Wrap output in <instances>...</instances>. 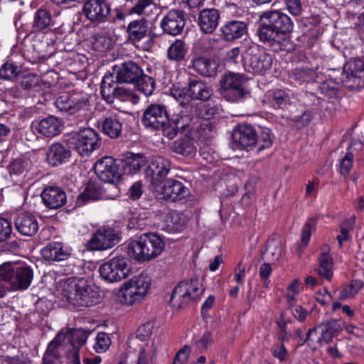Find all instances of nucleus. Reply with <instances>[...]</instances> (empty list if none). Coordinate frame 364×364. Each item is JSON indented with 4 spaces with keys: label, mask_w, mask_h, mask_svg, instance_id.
Segmentation results:
<instances>
[{
    "label": "nucleus",
    "mask_w": 364,
    "mask_h": 364,
    "mask_svg": "<svg viewBox=\"0 0 364 364\" xmlns=\"http://www.w3.org/2000/svg\"><path fill=\"white\" fill-rule=\"evenodd\" d=\"M56 296L77 307H90L99 304V290L82 277H69L58 283Z\"/></svg>",
    "instance_id": "1"
},
{
    "label": "nucleus",
    "mask_w": 364,
    "mask_h": 364,
    "mask_svg": "<svg viewBox=\"0 0 364 364\" xmlns=\"http://www.w3.org/2000/svg\"><path fill=\"white\" fill-rule=\"evenodd\" d=\"M294 23L286 14L277 10L267 11L260 16L258 36L269 46L281 43L282 36L293 31Z\"/></svg>",
    "instance_id": "2"
},
{
    "label": "nucleus",
    "mask_w": 364,
    "mask_h": 364,
    "mask_svg": "<svg viewBox=\"0 0 364 364\" xmlns=\"http://www.w3.org/2000/svg\"><path fill=\"white\" fill-rule=\"evenodd\" d=\"M164 247L165 243L159 236L156 234H144L129 242L127 253L135 261L141 262L157 257Z\"/></svg>",
    "instance_id": "3"
},
{
    "label": "nucleus",
    "mask_w": 364,
    "mask_h": 364,
    "mask_svg": "<svg viewBox=\"0 0 364 364\" xmlns=\"http://www.w3.org/2000/svg\"><path fill=\"white\" fill-rule=\"evenodd\" d=\"M151 289V279L144 274H140L124 282L119 288L117 298L119 303L132 306L141 302Z\"/></svg>",
    "instance_id": "4"
},
{
    "label": "nucleus",
    "mask_w": 364,
    "mask_h": 364,
    "mask_svg": "<svg viewBox=\"0 0 364 364\" xmlns=\"http://www.w3.org/2000/svg\"><path fill=\"white\" fill-rule=\"evenodd\" d=\"M0 277L8 280L14 289L25 290L33 280V272L25 264L9 262L0 265Z\"/></svg>",
    "instance_id": "5"
},
{
    "label": "nucleus",
    "mask_w": 364,
    "mask_h": 364,
    "mask_svg": "<svg viewBox=\"0 0 364 364\" xmlns=\"http://www.w3.org/2000/svg\"><path fill=\"white\" fill-rule=\"evenodd\" d=\"M204 288L197 279L183 280L174 288L170 304L176 309H180L191 301H197L203 294Z\"/></svg>",
    "instance_id": "6"
},
{
    "label": "nucleus",
    "mask_w": 364,
    "mask_h": 364,
    "mask_svg": "<svg viewBox=\"0 0 364 364\" xmlns=\"http://www.w3.org/2000/svg\"><path fill=\"white\" fill-rule=\"evenodd\" d=\"M101 277L109 283L119 282L131 273L128 259L123 256L114 257L100 266Z\"/></svg>",
    "instance_id": "7"
},
{
    "label": "nucleus",
    "mask_w": 364,
    "mask_h": 364,
    "mask_svg": "<svg viewBox=\"0 0 364 364\" xmlns=\"http://www.w3.org/2000/svg\"><path fill=\"white\" fill-rule=\"evenodd\" d=\"M247 79L243 74L230 72L224 74L220 79V90L223 97L230 102L242 99L247 92L245 85Z\"/></svg>",
    "instance_id": "8"
},
{
    "label": "nucleus",
    "mask_w": 364,
    "mask_h": 364,
    "mask_svg": "<svg viewBox=\"0 0 364 364\" xmlns=\"http://www.w3.org/2000/svg\"><path fill=\"white\" fill-rule=\"evenodd\" d=\"M73 140L75 150L82 156H89L101 144L98 133L89 127L80 129Z\"/></svg>",
    "instance_id": "9"
},
{
    "label": "nucleus",
    "mask_w": 364,
    "mask_h": 364,
    "mask_svg": "<svg viewBox=\"0 0 364 364\" xmlns=\"http://www.w3.org/2000/svg\"><path fill=\"white\" fill-rule=\"evenodd\" d=\"M364 75V62L359 58L349 60L343 66L338 82L353 90L362 86V77Z\"/></svg>",
    "instance_id": "10"
},
{
    "label": "nucleus",
    "mask_w": 364,
    "mask_h": 364,
    "mask_svg": "<svg viewBox=\"0 0 364 364\" xmlns=\"http://www.w3.org/2000/svg\"><path fill=\"white\" fill-rule=\"evenodd\" d=\"M120 241L119 233L112 228L98 229L89 241V247L93 250H105L112 247Z\"/></svg>",
    "instance_id": "11"
},
{
    "label": "nucleus",
    "mask_w": 364,
    "mask_h": 364,
    "mask_svg": "<svg viewBox=\"0 0 364 364\" xmlns=\"http://www.w3.org/2000/svg\"><path fill=\"white\" fill-rule=\"evenodd\" d=\"M95 171L97 177L109 184L117 183L121 178L116 161L111 156H104L97 161Z\"/></svg>",
    "instance_id": "12"
},
{
    "label": "nucleus",
    "mask_w": 364,
    "mask_h": 364,
    "mask_svg": "<svg viewBox=\"0 0 364 364\" xmlns=\"http://www.w3.org/2000/svg\"><path fill=\"white\" fill-rule=\"evenodd\" d=\"M272 64L271 55L259 49H253L245 60V68L249 73L255 75H264L270 70Z\"/></svg>",
    "instance_id": "13"
},
{
    "label": "nucleus",
    "mask_w": 364,
    "mask_h": 364,
    "mask_svg": "<svg viewBox=\"0 0 364 364\" xmlns=\"http://www.w3.org/2000/svg\"><path fill=\"white\" fill-rule=\"evenodd\" d=\"M82 11L90 21L100 23L107 20L111 9L105 0H85Z\"/></svg>",
    "instance_id": "14"
},
{
    "label": "nucleus",
    "mask_w": 364,
    "mask_h": 364,
    "mask_svg": "<svg viewBox=\"0 0 364 364\" xmlns=\"http://www.w3.org/2000/svg\"><path fill=\"white\" fill-rule=\"evenodd\" d=\"M88 98L82 93L64 92L55 100V105L60 111L74 114L88 105Z\"/></svg>",
    "instance_id": "15"
},
{
    "label": "nucleus",
    "mask_w": 364,
    "mask_h": 364,
    "mask_svg": "<svg viewBox=\"0 0 364 364\" xmlns=\"http://www.w3.org/2000/svg\"><path fill=\"white\" fill-rule=\"evenodd\" d=\"M167 119V112L164 105L151 104L144 112L142 122L148 128L164 131Z\"/></svg>",
    "instance_id": "16"
},
{
    "label": "nucleus",
    "mask_w": 364,
    "mask_h": 364,
    "mask_svg": "<svg viewBox=\"0 0 364 364\" xmlns=\"http://www.w3.org/2000/svg\"><path fill=\"white\" fill-rule=\"evenodd\" d=\"M170 166V162L164 157H154L146 169V177L153 185L156 186L167 176Z\"/></svg>",
    "instance_id": "17"
},
{
    "label": "nucleus",
    "mask_w": 364,
    "mask_h": 364,
    "mask_svg": "<svg viewBox=\"0 0 364 364\" xmlns=\"http://www.w3.org/2000/svg\"><path fill=\"white\" fill-rule=\"evenodd\" d=\"M232 140L240 148L252 149L257 142V133L250 124H240L233 131Z\"/></svg>",
    "instance_id": "18"
},
{
    "label": "nucleus",
    "mask_w": 364,
    "mask_h": 364,
    "mask_svg": "<svg viewBox=\"0 0 364 364\" xmlns=\"http://www.w3.org/2000/svg\"><path fill=\"white\" fill-rule=\"evenodd\" d=\"M185 26L183 13L178 10H171L163 18L161 21V28L168 35L176 36L180 34Z\"/></svg>",
    "instance_id": "19"
},
{
    "label": "nucleus",
    "mask_w": 364,
    "mask_h": 364,
    "mask_svg": "<svg viewBox=\"0 0 364 364\" xmlns=\"http://www.w3.org/2000/svg\"><path fill=\"white\" fill-rule=\"evenodd\" d=\"M166 122L164 133L169 139H173L190 125L192 118L190 115L181 112L173 114Z\"/></svg>",
    "instance_id": "20"
},
{
    "label": "nucleus",
    "mask_w": 364,
    "mask_h": 364,
    "mask_svg": "<svg viewBox=\"0 0 364 364\" xmlns=\"http://www.w3.org/2000/svg\"><path fill=\"white\" fill-rule=\"evenodd\" d=\"M119 83H134L142 75V69L134 62L127 61L115 68Z\"/></svg>",
    "instance_id": "21"
},
{
    "label": "nucleus",
    "mask_w": 364,
    "mask_h": 364,
    "mask_svg": "<svg viewBox=\"0 0 364 364\" xmlns=\"http://www.w3.org/2000/svg\"><path fill=\"white\" fill-rule=\"evenodd\" d=\"M163 198L171 201L181 200L189 196L190 191L181 181L169 179L160 191Z\"/></svg>",
    "instance_id": "22"
},
{
    "label": "nucleus",
    "mask_w": 364,
    "mask_h": 364,
    "mask_svg": "<svg viewBox=\"0 0 364 364\" xmlns=\"http://www.w3.org/2000/svg\"><path fill=\"white\" fill-rule=\"evenodd\" d=\"M41 196L44 205L50 209L60 208L67 201L65 192L58 186L46 187Z\"/></svg>",
    "instance_id": "23"
},
{
    "label": "nucleus",
    "mask_w": 364,
    "mask_h": 364,
    "mask_svg": "<svg viewBox=\"0 0 364 364\" xmlns=\"http://www.w3.org/2000/svg\"><path fill=\"white\" fill-rule=\"evenodd\" d=\"M71 152L60 143H54L47 149L46 161L49 165L55 167L69 161Z\"/></svg>",
    "instance_id": "24"
},
{
    "label": "nucleus",
    "mask_w": 364,
    "mask_h": 364,
    "mask_svg": "<svg viewBox=\"0 0 364 364\" xmlns=\"http://www.w3.org/2000/svg\"><path fill=\"white\" fill-rule=\"evenodd\" d=\"M70 254V250L60 242H50L41 250L43 257L51 262L64 261Z\"/></svg>",
    "instance_id": "25"
},
{
    "label": "nucleus",
    "mask_w": 364,
    "mask_h": 364,
    "mask_svg": "<svg viewBox=\"0 0 364 364\" xmlns=\"http://www.w3.org/2000/svg\"><path fill=\"white\" fill-rule=\"evenodd\" d=\"M263 102L275 109H285L291 105V97L287 90L273 89L266 93Z\"/></svg>",
    "instance_id": "26"
},
{
    "label": "nucleus",
    "mask_w": 364,
    "mask_h": 364,
    "mask_svg": "<svg viewBox=\"0 0 364 364\" xmlns=\"http://www.w3.org/2000/svg\"><path fill=\"white\" fill-rule=\"evenodd\" d=\"M17 230L23 235L33 236L38 230V223L35 216L31 213H23L16 220Z\"/></svg>",
    "instance_id": "27"
},
{
    "label": "nucleus",
    "mask_w": 364,
    "mask_h": 364,
    "mask_svg": "<svg viewBox=\"0 0 364 364\" xmlns=\"http://www.w3.org/2000/svg\"><path fill=\"white\" fill-rule=\"evenodd\" d=\"M220 15L215 9H203L200 11L198 24L201 31L205 33H213L218 25Z\"/></svg>",
    "instance_id": "28"
},
{
    "label": "nucleus",
    "mask_w": 364,
    "mask_h": 364,
    "mask_svg": "<svg viewBox=\"0 0 364 364\" xmlns=\"http://www.w3.org/2000/svg\"><path fill=\"white\" fill-rule=\"evenodd\" d=\"M62 125L58 118L49 116L41 119L36 126V129L46 137H53L60 133Z\"/></svg>",
    "instance_id": "29"
},
{
    "label": "nucleus",
    "mask_w": 364,
    "mask_h": 364,
    "mask_svg": "<svg viewBox=\"0 0 364 364\" xmlns=\"http://www.w3.org/2000/svg\"><path fill=\"white\" fill-rule=\"evenodd\" d=\"M224 40L232 41L241 38L247 32L246 23L243 21H231L220 28Z\"/></svg>",
    "instance_id": "30"
},
{
    "label": "nucleus",
    "mask_w": 364,
    "mask_h": 364,
    "mask_svg": "<svg viewBox=\"0 0 364 364\" xmlns=\"http://www.w3.org/2000/svg\"><path fill=\"white\" fill-rule=\"evenodd\" d=\"M192 67L198 74L205 77H212L217 73L218 63L214 60L198 58L192 61Z\"/></svg>",
    "instance_id": "31"
},
{
    "label": "nucleus",
    "mask_w": 364,
    "mask_h": 364,
    "mask_svg": "<svg viewBox=\"0 0 364 364\" xmlns=\"http://www.w3.org/2000/svg\"><path fill=\"white\" fill-rule=\"evenodd\" d=\"M50 13L45 9H38L34 14L32 23L33 28L36 31H43L54 26Z\"/></svg>",
    "instance_id": "32"
},
{
    "label": "nucleus",
    "mask_w": 364,
    "mask_h": 364,
    "mask_svg": "<svg viewBox=\"0 0 364 364\" xmlns=\"http://www.w3.org/2000/svg\"><path fill=\"white\" fill-rule=\"evenodd\" d=\"M317 331H319L321 333V336L317 338V341L319 344L323 345L324 343H328L331 341L333 333L331 323H327L309 330L306 341L307 342L313 343L315 337H316Z\"/></svg>",
    "instance_id": "33"
},
{
    "label": "nucleus",
    "mask_w": 364,
    "mask_h": 364,
    "mask_svg": "<svg viewBox=\"0 0 364 364\" xmlns=\"http://www.w3.org/2000/svg\"><path fill=\"white\" fill-rule=\"evenodd\" d=\"M149 26L145 19L135 20L127 26L129 39L133 42H139L147 34Z\"/></svg>",
    "instance_id": "34"
},
{
    "label": "nucleus",
    "mask_w": 364,
    "mask_h": 364,
    "mask_svg": "<svg viewBox=\"0 0 364 364\" xmlns=\"http://www.w3.org/2000/svg\"><path fill=\"white\" fill-rule=\"evenodd\" d=\"M122 129V123L117 114L105 117L102 122V130L111 138L118 137Z\"/></svg>",
    "instance_id": "35"
},
{
    "label": "nucleus",
    "mask_w": 364,
    "mask_h": 364,
    "mask_svg": "<svg viewBox=\"0 0 364 364\" xmlns=\"http://www.w3.org/2000/svg\"><path fill=\"white\" fill-rule=\"evenodd\" d=\"M105 188L94 183H89L84 191L79 195L77 203L80 205H84L91 200H98L104 197L103 191Z\"/></svg>",
    "instance_id": "36"
},
{
    "label": "nucleus",
    "mask_w": 364,
    "mask_h": 364,
    "mask_svg": "<svg viewBox=\"0 0 364 364\" xmlns=\"http://www.w3.org/2000/svg\"><path fill=\"white\" fill-rule=\"evenodd\" d=\"M157 346L154 341L140 346L135 364H151L156 356Z\"/></svg>",
    "instance_id": "37"
},
{
    "label": "nucleus",
    "mask_w": 364,
    "mask_h": 364,
    "mask_svg": "<svg viewBox=\"0 0 364 364\" xmlns=\"http://www.w3.org/2000/svg\"><path fill=\"white\" fill-rule=\"evenodd\" d=\"M333 258L329 254V248L325 247L319 257L318 272L320 276L330 280L333 276Z\"/></svg>",
    "instance_id": "38"
},
{
    "label": "nucleus",
    "mask_w": 364,
    "mask_h": 364,
    "mask_svg": "<svg viewBox=\"0 0 364 364\" xmlns=\"http://www.w3.org/2000/svg\"><path fill=\"white\" fill-rule=\"evenodd\" d=\"M188 95L193 100H207L211 95V90L201 81L191 82Z\"/></svg>",
    "instance_id": "39"
},
{
    "label": "nucleus",
    "mask_w": 364,
    "mask_h": 364,
    "mask_svg": "<svg viewBox=\"0 0 364 364\" xmlns=\"http://www.w3.org/2000/svg\"><path fill=\"white\" fill-rule=\"evenodd\" d=\"M166 227L173 232H181L186 227V218L179 212L171 210L166 215Z\"/></svg>",
    "instance_id": "40"
},
{
    "label": "nucleus",
    "mask_w": 364,
    "mask_h": 364,
    "mask_svg": "<svg viewBox=\"0 0 364 364\" xmlns=\"http://www.w3.org/2000/svg\"><path fill=\"white\" fill-rule=\"evenodd\" d=\"M173 150L183 156H193L197 152V147L194 140L189 138H183L174 141Z\"/></svg>",
    "instance_id": "41"
},
{
    "label": "nucleus",
    "mask_w": 364,
    "mask_h": 364,
    "mask_svg": "<svg viewBox=\"0 0 364 364\" xmlns=\"http://www.w3.org/2000/svg\"><path fill=\"white\" fill-rule=\"evenodd\" d=\"M67 338L72 348V349L68 350L67 354L76 351L79 355L80 348L87 341V333L82 329H75L72 331V332L67 336Z\"/></svg>",
    "instance_id": "42"
},
{
    "label": "nucleus",
    "mask_w": 364,
    "mask_h": 364,
    "mask_svg": "<svg viewBox=\"0 0 364 364\" xmlns=\"http://www.w3.org/2000/svg\"><path fill=\"white\" fill-rule=\"evenodd\" d=\"M360 282L354 280L348 284L343 285L339 291L338 299L346 300L353 298L362 289Z\"/></svg>",
    "instance_id": "43"
},
{
    "label": "nucleus",
    "mask_w": 364,
    "mask_h": 364,
    "mask_svg": "<svg viewBox=\"0 0 364 364\" xmlns=\"http://www.w3.org/2000/svg\"><path fill=\"white\" fill-rule=\"evenodd\" d=\"M115 87L111 76H105L103 77L100 86V92L103 99L109 103H112L114 101Z\"/></svg>",
    "instance_id": "44"
},
{
    "label": "nucleus",
    "mask_w": 364,
    "mask_h": 364,
    "mask_svg": "<svg viewBox=\"0 0 364 364\" xmlns=\"http://www.w3.org/2000/svg\"><path fill=\"white\" fill-rule=\"evenodd\" d=\"M184 43L181 40H176L168 49V58L171 60L180 61L186 54Z\"/></svg>",
    "instance_id": "45"
},
{
    "label": "nucleus",
    "mask_w": 364,
    "mask_h": 364,
    "mask_svg": "<svg viewBox=\"0 0 364 364\" xmlns=\"http://www.w3.org/2000/svg\"><path fill=\"white\" fill-rule=\"evenodd\" d=\"M146 164V159L142 154H132L127 159L126 168L131 174L137 173Z\"/></svg>",
    "instance_id": "46"
},
{
    "label": "nucleus",
    "mask_w": 364,
    "mask_h": 364,
    "mask_svg": "<svg viewBox=\"0 0 364 364\" xmlns=\"http://www.w3.org/2000/svg\"><path fill=\"white\" fill-rule=\"evenodd\" d=\"M139 90L145 96H150L155 88V80L151 77L143 75L136 81Z\"/></svg>",
    "instance_id": "47"
},
{
    "label": "nucleus",
    "mask_w": 364,
    "mask_h": 364,
    "mask_svg": "<svg viewBox=\"0 0 364 364\" xmlns=\"http://www.w3.org/2000/svg\"><path fill=\"white\" fill-rule=\"evenodd\" d=\"M66 336L62 333H58L56 337L49 343L47 350L46 355H51L54 358H58L63 350L62 342L65 340Z\"/></svg>",
    "instance_id": "48"
},
{
    "label": "nucleus",
    "mask_w": 364,
    "mask_h": 364,
    "mask_svg": "<svg viewBox=\"0 0 364 364\" xmlns=\"http://www.w3.org/2000/svg\"><path fill=\"white\" fill-rule=\"evenodd\" d=\"M301 287L299 279H294L287 287L286 298L290 306H293L297 301V297L301 291Z\"/></svg>",
    "instance_id": "49"
},
{
    "label": "nucleus",
    "mask_w": 364,
    "mask_h": 364,
    "mask_svg": "<svg viewBox=\"0 0 364 364\" xmlns=\"http://www.w3.org/2000/svg\"><path fill=\"white\" fill-rule=\"evenodd\" d=\"M112 40L108 36L103 34H98L94 37L92 46L93 48L98 52H106L112 48Z\"/></svg>",
    "instance_id": "50"
},
{
    "label": "nucleus",
    "mask_w": 364,
    "mask_h": 364,
    "mask_svg": "<svg viewBox=\"0 0 364 364\" xmlns=\"http://www.w3.org/2000/svg\"><path fill=\"white\" fill-rule=\"evenodd\" d=\"M110 344L111 339L109 335L104 332H100L95 338V343L93 348L97 353H101L107 351Z\"/></svg>",
    "instance_id": "51"
},
{
    "label": "nucleus",
    "mask_w": 364,
    "mask_h": 364,
    "mask_svg": "<svg viewBox=\"0 0 364 364\" xmlns=\"http://www.w3.org/2000/svg\"><path fill=\"white\" fill-rule=\"evenodd\" d=\"M31 161L28 159H17L9 166V169L11 174L19 175L27 171L30 168Z\"/></svg>",
    "instance_id": "52"
},
{
    "label": "nucleus",
    "mask_w": 364,
    "mask_h": 364,
    "mask_svg": "<svg viewBox=\"0 0 364 364\" xmlns=\"http://www.w3.org/2000/svg\"><path fill=\"white\" fill-rule=\"evenodd\" d=\"M272 144V141L269 130H262L259 134H257V142L254 146L257 148L258 151L269 148Z\"/></svg>",
    "instance_id": "53"
},
{
    "label": "nucleus",
    "mask_w": 364,
    "mask_h": 364,
    "mask_svg": "<svg viewBox=\"0 0 364 364\" xmlns=\"http://www.w3.org/2000/svg\"><path fill=\"white\" fill-rule=\"evenodd\" d=\"M316 220L314 218L309 219L304 224L302 228L299 246L302 245L306 247L308 245L311 235V232H314L316 229Z\"/></svg>",
    "instance_id": "54"
},
{
    "label": "nucleus",
    "mask_w": 364,
    "mask_h": 364,
    "mask_svg": "<svg viewBox=\"0 0 364 364\" xmlns=\"http://www.w3.org/2000/svg\"><path fill=\"white\" fill-rule=\"evenodd\" d=\"M264 254L267 259L272 260L278 259L282 254V250L279 244L275 241L268 242Z\"/></svg>",
    "instance_id": "55"
},
{
    "label": "nucleus",
    "mask_w": 364,
    "mask_h": 364,
    "mask_svg": "<svg viewBox=\"0 0 364 364\" xmlns=\"http://www.w3.org/2000/svg\"><path fill=\"white\" fill-rule=\"evenodd\" d=\"M294 78L301 82H309L314 77V72L309 68H299L294 70Z\"/></svg>",
    "instance_id": "56"
},
{
    "label": "nucleus",
    "mask_w": 364,
    "mask_h": 364,
    "mask_svg": "<svg viewBox=\"0 0 364 364\" xmlns=\"http://www.w3.org/2000/svg\"><path fill=\"white\" fill-rule=\"evenodd\" d=\"M353 154L348 151L341 159L340 163V173L343 176H346L349 173L352 168L353 163Z\"/></svg>",
    "instance_id": "57"
},
{
    "label": "nucleus",
    "mask_w": 364,
    "mask_h": 364,
    "mask_svg": "<svg viewBox=\"0 0 364 364\" xmlns=\"http://www.w3.org/2000/svg\"><path fill=\"white\" fill-rule=\"evenodd\" d=\"M18 73V68L11 63H5L0 68V78L9 80L15 77Z\"/></svg>",
    "instance_id": "58"
},
{
    "label": "nucleus",
    "mask_w": 364,
    "mask_h": 364,
    "mask_svg": "<svg viewBox=\"0 0 364 364\" xmlns=\"http://www.w3.org/2000/svg\"><path fill=\"white\" fill-rule=\"evenodd\" d=\"M11 232V223L6 218H0V242L6 240Z\"/></svg>",
    "instance_id": "59"
},
{
    "label": "nucleus",
    "mask_w": 364,
    "mask_h": 364,
    "mask_svg": "<svg viewBox=\"0 0 364 364\" xmlns=\"http://www.w3.org/2000/svg\"><path fill=\"white\" fill-rule=\"evenodd\" d=\"M191 353V347L183 346L175 355L173 364H184L188 359Z\"/></svg>",
    "instance_id": "60"
},
{
    "label": "nucleus",
    "mask_w": 364,
    "mask_h": 364,
    "mask_svg": "<svg viewBox=\"0 0 364 364\" xmlns=\"http://www.w3.org/2000/svg\"><path fill=\"white\" fill-rule=\"evenodd\" d=\"M288 11L294 16L301 14L302 11L301 0H285Z\"/></svg>",
    "instance_id": "61"
},
{
    "label": "nucleus",
    "mask_w": 364,
    "mask_h": 364,
    "mask_svg": "<svg viewBox=\"0 0 364 364\" xmlns=\"http://www.w3.org/2000/svg\"><path fill=\"white\" fill-rule=\"evenodd\" d=\"M212 343V336L210 333L205 332L195 343L196 348L200 350H203L208 348Z\"/></svg>",
    "instance_id": "62"
},
{
    "label": "nucleus",
    "mask_w": 364,
    "mask_h": 364,
    "mask_svg": "<svg viewBox=\"0 0 364 364\" xmlns=\"http://www.w3.org/2000/svg\"><path fill=\"white\" fill-rule=\"evenodd\" d=\"M145 1L143 0H135L134 5L129 10V14L137 15L145 14V10L150 6Z\"/></svg>",
    "instance_id": "63"
},
{
    "label": "nucleus",
    "mask_w": 364,
    "mask_h": 364,
    "mask_svg": "<svg viewBox=\"0 0 364 364\" xmlns=\"http://www.w3.org/2000/svg\"><path fill=\"white\" fill-rule=\"evenodd\" d=\"M142 185L139 181L135 182L129 188L128 191L129 198L133 200L139 199L142 194Z\"/></svg>",
    "instance_id": "64"
}]
</instances>
